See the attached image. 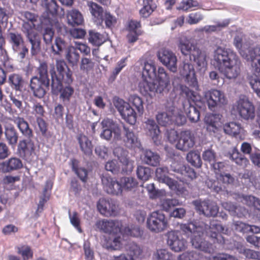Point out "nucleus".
I'll return each instance as SVG.
<instances>
[{
    "mask_svg": "<svg viewBox=\"0 0 260 260\" xmlns=\"http://www.w3.org/2000/svg\"><path fill=\"white\" fill-rule=\"evenodd\" d=\"M180 93L183 96L186 97L188 101L183 104V110L187 117L192 122H197L200 119V114L197 108L191 106L190 101L194 102L197 100V94L190 90L187 86L183 85H179Z\"/></svg>",
    "mask_w": 260,
    "mask_h": 260,
    "instance_id": "nucleus-8",
    "label": "nucleus"
},
{
    "mask_svg": "<svg viewBox=\"0 0 260 260\" xmlns=\"http://www.w3.org/2000/svg\"><path fill=\"white\" fill-rule=\"evenodd\" d=\"M179 72L181 76L185 78L189 84L196 87L198 85L195 72L192 64L188 62L184 61L179 68Z\"/></svg>",
    "mask_w": 260,
    "mask_h": 260,
    "instance_id": "nucleus-25",
    "label": "nucleus"
},
{
    "mask_svg": "<svg viewBox=\"0 0 260 260\" xmlns=\"http://www.w3.org/2000/svg\"><path fill=\"white\" fill-rule=\"evenodd\" d=\"M96 226L98 229L106 233L112 235H116L120 233L122 234V224L121 221L113 220H101L96 223Z\"/></svg>",
    "mask_w": 260,
    "mask_h": 260,
    "instance_id": "nucleus-19",
    "label": "nucleus"
},
{
    "mask_svg": "<svg viewBox=\"0 0 260 260\" xmlns=\"http://www.w3.org/2000/svg\"><path fill=\"white\" fill-rule=\"evenodd\" d=\"M239 115L246 120L253 119L255 116V109L253 105L246 96H241L233 106Z\"/></svg>",
    "mask_w": 260,
    "mask_h": 260,
    "instance_id": "nucleus-13",
    "label": "nucleus"
},
{
    "mask_svg": "<svg viewBox=\"0 0 260 260\" xmlns=\"http://www.w3.org/2000/svg\"><path fill=\"white\" fill-rule=\"evenodd\" d=\"M8 82L13 89L20 91L23 86L24 81L21 75L13 74L9 76Z\"/></svg>",
    "mask_w": 260,
    "mask_h": 260,
    "instance_id": "nucleus-44",
    "label": "nucleus"
},
{
    "mask_svg": "<svg viewBox=\"0 0 260 260\" xmlns=\"http://www.w3.org/2000/svg\"><path fill=\"white\" fill-rule=\"evenodd\" d=\"M102 183L105 191L108 194L118 196L122 193L121 185L115 178L105 173L101 176Z\"/></svg>",
    "mask_w": 260,
    "mask_h": 260,
    "instance_id": "nucleus-17",
    "label": "nucleus"
},
{
    "mask_svg": "<svg viewBox=\"0 0 260 260\" xmlns=\"http://www.w3.org/2000/svg\"><path fill=\"white\" fill-rule=\"evenodd\" d=\"M124 131V142L125 145L129 148L138 147L139 145L137 136L134 134L132 130L123 125Z\"/></svg>",
    "mask_w": 260,
    "mask_h": 260,
    "instance_id": "nucleus-33",
    "label": "nucleus"
},
{
    "mask_svg": "<svg viewBox=\"0 0 260 260\" xmlns=\"http://www.w3.org/2000/svg\"><path fill=\"white\" fill-rule=\"evenodd\" d=\"M142 69V79L139 84L142 94L153 96L161 93L170 84V77L164 68H158L156 74L154 63L145 62Z\"/></svg>",
    "mask_w": 260,
    "mask_h": 260,
    "instance_id": "nucleus-1",
    "label": "nucleus"
},
{
    "mask_svg": "<svg viewBox=\"0 0 260 260\" xmlns=\"http://www.w3.org/2000/svg\"><path fill=\"white\" fill-rule=\"evenodd\" d=\"M156 120L159 124L163 126H170L173 124L181 125L186 122L185 117L175 107H172L166 112L158 113L156 115Z\"/></svg>",
    "mask_w": 260,
    "mask_h": 260,
    "instance_id": "nucleus-9",
    "label": "nucleus"
},
{
    "mask_svg": "<svg viewBox=\"0 0 260 260\" xmlns=\"http://www.w3.org/2000/svg\"><path fill=\"white\" fill-rule=\"evenodd\" d=\"M178 42V46L182 54L185 55L189 54L190 60L193 59L196 62L199 72L201 74H204L207 66L206 53L191 43L186 36L179 37Z\"/></svg>",
    "mask_w": 260,
    "mask_h": 260,
    "instance_id": "nucleus-5",
    "label": "nucleus"
},
{
    "mask_svg": "<svg viewBox=\"0 0 260 260\" xmlns=\"http://www.w3.org/2000/svg\"><path fill=\"white\" fill-rule=\"evenodd\" d=\"M192 204L197 211L206 216H215L218 212L217 205L210 200H197L194 201Z\"/></svg>",
    "mask_w": 260,
    "mask_h": 260,
    "instance_id": "nucleus-18",
    "label": "nucleus"
},
{
    "mask_svg": "<svg viewBox=\"0 0 260 260\" xmlns=\"http://www.w3.org/2000/svg\"><path fill=\"white\" fill-rule=\"evenodd\" d=\"M137 175L140 180L143 181H146L151 176V169L149 167L139 166L137 169Z\"/></svg>",
    "mask_w": 260,
    "mask_h": 260,
    "instance_id": "nucleus-54",
    "label": "nucleus"
},
{
    "mask_svg": "<svg viewBox=\"0 0 260 260\" xmlns=\"http://www.w3.org/2000/svg\"><path fill=\"white\" fill-rule=\"evenodd\" d=\"M250 70L252 74L249 77V83L254 91L260 98V71L254 72L251 68Z\"/></svg>",
    "mask_w": 260,
    "mask_h": 260,
    "instance_id": "nucleus-43",
    "label": "nucleus"
},
{
    "mask_svg": "<svg viewBox=\"0 0 260 260\" xmlns=\"http://www.w3.org/2000/svg\"><path fill=\"white\" fill-rule=\"evenodd\" d=\"M182 232L190 237L192 246L196 249L206 252H211V245L203 238L204 233L206 229L203 222L192 221L188 223L180 224Z\"/></svg>",
    "mask_w": 260,
    "mask_h": 260,
    "instance_id": "nucleus-3",
    "label": "nucleus"
},
{
    "mask_svg": "<svg viewBox=\"0 0 260 260\" xmlns=\"http://www.w3.org/2000/svg\"><path fill=\"white\" fill-rule=\"evenodd\" d=\"M154 260H172V254L167 250L161 249L157 250L153 254Z\"/></svg>",
    "mask_w": 260,
    "mask_h": 260,
    "instance_id": "nucleus-57",
    "label": "nucleus"
},
{
    "mask_svg": "<svg viewBox=\"0 0 260 260\" xmlns=\"http://www.w3.org/2000/svg\"><path fill=\"white\" fill-rule=\"evenodd\" d=\"M137 180L132 177H124L120 179L121 189L126 190H132L138 185Z\"/></svg>",
    "mask_w": 260,
    "mask_h": 260,
    "instance_id": "nucleus-47",
    "label": "nucleus"
},
{
    "mask_svg": "<svg viewBox=\"0 0 260 260\" xmlns=\"http://www.w3.org/2000/svg\"><path fill=\"white\" fill-rule=\"evenodd\" d=\"M17 147L20 155L26 158H29L35 153L36 148L31 138L20 140Z\"/></svg>",
    "mask_w": 260,
    "mask_h": 260,
    "instance_id": "nucleus-27",
    "label": "nucleus"
},
{
    "mask_svg": "<svg viewBox=\"0 0 260 260\" xmlns=\"http://www.w3.org/2000/svg\"><path fill=\"white\" fill-rule=\"evenodd\" d=\"M234 45L241 56L249 62L252 70L260 72V47L252 48L247 44H244L241 36L235 37Z\"/></svg>",
    "mask_w": 260,
    "mask_h": 260,
    "instance_id": "nucleus-7",
    "label": "nucleus"
},
{
    "mask_svg": "<svg viewBox=\"0 0 260 260\" xmlns=\"http://www.w3.org/2000/svg\"><path fill=\"white\" fill-rule=\"evenodd\" d=\"M50 73L52 78L51 86L52 92L54 93H57L63 88L62 82H65V78H61L56 76L55 67L53 64H50Z\"/></svg>",
    "mask_w": 260,
    "mask_h": 260,
    "instance_id": "nucleus-36",
    "label": "nucleus"
},
{
    "mask_svg": "<svg viewBox=\"0 0 260 260\" xmlns=\"http://www.w3.org/2000/svg\"><path fill=\"white\" fill-rule=\"evenodd\" d=\"M213 60L214 65L228 79H235L239 75L241 62L233 51L218 47L214 51Z\"/></svg>",
    "mask_w": 260,
    "mask_h": 260,
    "instance_id": "nucleus-2",
    "label": "nucleus"
},
{
    "mask_svg": "<svg viewBox=\"0 0 260 260\" xmlns=\"http://www.w3.org/2000/svg\"><path fill=\"white\" fill-rule=\"evenodd\" d=\"M101 125L102 132L100 134V137L102 139L109 141L112 138L113 134V140L114 141L121 140V129L115 121L109 118H106L102 120Z\"/></svg>",
    "mask_w": 260,
    "mask_h": 260,
    "instance_id": "nucleus-10",
    "label": "nucleus"
},
{
    "mask_svg": "<svg viewBox=\"0 0 260 260\" xmlns=\"http://www.w3.org/2000/svg\"><path fill=\"white\" fill-rule=\"evenodd\" d=\"M152 2L153 0H144L143 7L140 11V14L142 17L147 18L153 12V10L151 5Z\"/></svg>",
    "mask_w": 260,
    "mask_h": 260,
    "instance_id": "nucleus-60",
    "label": "nucleus"
},
{
    "mask_svg": "<svg viewBox=\"0 0 260 260\" xmlns=\"http://www.w3.org/2000/svg\"><path fill=\"white\" fill-rule=\"evenodd\" d=\"M74 92V88L70 85L63 87L59 91V98L64 104L66 105L69 103L70 99L73 94Z\"/></svg>",
    "mask_w": 260,
    "mask_h": 260,
    "instance_id": "nucleus-52",
    "label": "nucleus"
},
{
    "mask_svg": "<svg viewBox=\"0 0 260 260\" xmlns=\"http://www.w3.org/2000/svg\"><path fill=\"white\" fill-rule=\"evenodd\" d=\"M208 108L213 110L215 108H220L228 103V100L223 92L217 89H211L205 94Z\"/></svg>",
    "mask_w": 260,
    "mask_h": 260,
    "instance_id": "nucleus-14",
    "label": "nucleus"
},
{
    "mask_svg": "<svg viewBox=\"0 0 260 260\" xmlns=\"http://www.w3.org/2000/svg\"><path fill=\"white\" fill-rule=\"evenodd\" d=\"M114 154L118 157L122 164L121 172L124 173H131L134 168V161L125 156V152L121 148L115 149L114 150Z\"/></svg>",
    "mask_w": 260,
    "mask_h": 260,
    "instance_id": "nucleus-29",
    "label": "nucleus"
},
{
    "mask_svg": "<svg viewBox=\"0 0 260 260\" xmlns=\"http://www.w3.org/2000/svg\"><path fill=\"white\" fill-rule=\"evenodd\" d=\"M204 122L208 131L215 134L221 128V115L219 114H207L204 118Z\"/></svg>",
    "mask_w": 260,
    "mask_h": 260,
    "instance_id": "nucleus-28",
    "label": "nucleus"
},
{
    "mask_svg": "<svg viewBox=\"0 0 260 260\" xmlns=\"http://www.w3.org/2000/svg\"><path fill=\"white\" fill-rule=\"evenodd\" d=\"M179 204L178 200L175 199H163L160 200V206L162 209L166 211H168L171 208L177 206Z\"/></svg>",
    "mask_w": 260,
    "mask_h": 260,
    "instance_id": "nucleus-58",
    "label": "nucleus"
},
{
    "mask_svg": "<svg viewBox=\"0 0 260 260\" xmlns=\"http://www.w3.org/2000/svg\"><path fill=\"white\" fill-rule=\"evenodd\" d=\"M142 232L138 226L125 227L122 232L123 235H126L134 237H138L142 235Z\"/></svg>",
    "mask_w": 260,
    "mask_h": 260,
    "instance_id": "nucleus-63",
    "label": "nucleus"
},
{
    "mask_svg": "<svg viewBox=\"0 0 260 260\" xmlns=\"http://www.w3.org/2000/svg\"><path fill=\"white\" fill-rule=\"evenodd\" d=\"M47 14H44L40 18V25H37V29L43 31V40L46 44L52 43L54 37L53 28H56L58 31L61 32L64 29L62 23L59 22L56 17V13L52 14L46 11Z\"/></svg>",
    "mask_w": 260,
    "mask_h": 260,
    "instance_id": "nucleus-6",
    "label": "nucleus"
},
{
    "mask_svg": "<svg viewBox=\"0 0 260 260\" xmlns=\"http://www.w3.org/2000/svg\"><path fill=\"white\" fill-rule=\"evenodd\" d=\"M120 235H121L120 234ZM125 242L124 240L123 236L118 235L114 238H109L106 240V243L104 244V246L108 249L111 250H119L121 249Z\"/></svg>",
    "mask_w": 260,
    "mask_h": 260,
    "instance_id": "nucleus-34",
    "label": "nucleus"
},
{
    "mask_svg": "<svg viewBox=\"0 0 260 260\" xmlns=\"http://www.w3.org/2000/svg\"><path fill=\"white\" fill-rule=\"evenodd\" d=\"M78 140L82 151L87 155L91 154L92 145L91 142L85 135L80 134L78 137Z\"/></svg>",
    "mask_w": 260,
    "mask_h": 260,
    "instance_id": "nucleus-42",
    "label": "nucleus"
},
{
    "mask_svg": "<svg viewBox=\"0 0 260 260\" xmlns=\"http://www.w3.org/2000/svg\"><path fill=\"white\" fill-rule=\"evenodd\" d=\"M224 132L230 135L236 136L243 130L240 124L236 122H230L225 124L223 126Z\"/></svg>",
    "mask_w": 260,
    "mask_h": 260,
    "instance_id": "nucleus-46",
    "label": "nucleus"
},
{
    "mask_svg": "<svg viewBox=\"0 0 260 260\" xmlns=\"http://www.w3.org/2000/svg\"><path fill=\"white\" fill-rule=\"evenodd\" d=\"M127 255L122 256L123 259L135 260L139 257L142 253V249L137 244L134 242L129 243L126 248Z\"/></svg>",
    "mask_w": 260,
    "mask_h": 260,
    "instance_id": "nucleus-35",
    "label": "nucleus"
},
{
    "mask_svg": "<svg viewBox=\"0 0 260 260\" xmlns=\"http://www.w3.org/2000/svg\"><path fill=\"white\" fill-rule=\"evenodd\" d=\"M42 5L45 9L52 14L57 13L58 6L55 0H43Z\"/></svg>",
    "mask_w": 260,
    "mask_h": 260,
    "instance_id": "nucleus-62",
    "label": "nucleus"
},
{
    "mask_svg": "<svg viewBox=\"0 0 260 260\" xmlns=\"http://www.w3.org/2000/svg\"><path fill=\"white\" fill-rule=\"evenodd\" d=\"M113 103L121 116L125 121L132 125L136 123L137 113L129 104L118 98H114Z\"/></svg>",
    "mask_w": 260,
    "mask_h": 260,
    "instance_id": "nucleus-12",
    "label": "nucleus"
},
{
    "mask_svg": "<svg viewBox=\"0 0 260 260\" xmlns=\"http://www.w3.org/2000/svg\"><path fill=\"white\" fill-rule=\"evenodd\" d=\"M193 134L189 131L182 132L176 144V147L179 150L187 151L194 145Z\"/></svg>",
    "mask_w": 260,
    "mask_h": 260,
    "instance_id": "nucleus-22",
    "label": "nucleus"
},
{
    "mask_svg": "<svg viewBox=\"0 0 260 260\" xmlns=\"http://www.w3.org/2000/svg\"><path fill=\"white\" fill-rule=\"evenodd\" d=\"M29 86L33 95L41 99L44 96L49 89V81L39 80L38 76H34L30 80Z\"/></svg>",
    "mask_w": 260,
    "mask_h": 260,
    "instance_id": "nucleus-20",
    "label": "nucleus"
},
{
    "mask_svg": "<svg viewBox=\"0 0 260 260\" xmlns=\"http://www.w3.org/2000/svg\"><path fill=\"white\" fill-rule=\"evenodd\" d=\"M105 169L113 174H117L120 172V166L116 160H111L107 162L105 164Z\"/></svg>",
    "mask_w": 260,
    "mask_h": 260,
    "instance_id": "nucleus-64",
    "label": "nucleus"
},
{
    "mask_svg": "<svg viewBox=\"0 0 260 260\" xmlns=\"http://www.w3.org/2000/svg\"><path fill=\"white\" fill-rule=\"evenodd\" d=\"M128 104L134 106L137 112L142 114L144 111L143 101L142 99L136 95H131L128 98Z\"/></svg>",
    "mask_w": 260,
    "mask_h": 260,
    "instance_id": "nucleus-55",
    "label": "nucleus"
},
{
    "mask_svg": "<svg viewBox=\"0 0 260 260\" xmlns=\"http://www.w3.org/2000/svg\"><path fill=\"white\" fill-rule=\"evenodd\" d=\"M168 169L166 167H159L155 170V178L160 183L167 184L172 190L177 193L183 191V188L180 186L177 181L172 179L168 176Z\"/></svg>",
    "mask_w": 260,
    "mask_h": 260,
    "instance_id": "nucleus-16",
    "label": "nucleus"
},
{
    "mask_svg": "<svg viewBox=\"0 0 260 260\" xmlns=\"http://www.w3.org/2000/svg\"><path fill=\"white\" fill-rule=\"evenodd\" d=\"M80 55L75 50V48L72 46H69L68 50L66 53V58L69 63L73 66L76 65L79 61Z\"/></svg>",
    "mask_w": 260,
    "mask_h": 260,
    "instance_id": "nucleus-51",
    "label": "nucleus"
},
{
    "mask_svg": "<svg viewBox=\"0 0 260 260\" xmlns=\"http://www.w3.org/2000/svg\"><path fill=\"white\" fill-rule=\"evenodd\" d=\"M206 226H207L206 224ZM207 234L214 239V242L218 243H221L224 242L222 237L220 234L224 233V228L220 224V223L216 220H212L210 223V225L207 229H205Z\"/></svg>",
    "mask_w": 260,
    "mask_h": 260,
    "instance_id": "nucleus-24",
    "label": "nucleus"
},
{
    "mask_svg": "<svg viewBox=\"0 0 260 260\" xmlns=\"http://www.w3.org/2000/svg\"><path fill=\"white\" fill-rule=\"evenodd\" d=\"M38 79L39 80H45L49 81L48 74V67L47 64L45 62H41L40 64L39 67L37 69Z\"/></svg>",
    "mask_w": 260,
    "mask_h": 260,
    "instance_id": "nucleus-59",
    "label": "nucleus"
},
{
    "mask_svg": "<svg viewBox=\"0 0 260 260\" xmlns=\"http://www.w3.org/2000/svg\"><path fill=\"white\" fill-rule=\"evenodd\" d=\"M228 157L238 165L245 167L248 164V159L242 155L237 149H232L228 154Z\"/></svg>",
    "mask_w": 260,
    "mask_h": 260,
    "instance_id": "nucleus-39",
    "label": "nucleus"
},
{
    "mask_svg": "<svg viewBox=\"0 0 260 260\" xmlns=\"http://www.w3.org/2000/svg\"><path fill=\"white\" fill-rule=\"evenodd\" d=\"M67 16L68 23L72 26L81 25L84 22L82 14L76 9L68 11Z\"/></svg>",
    "mask_w": 260,
    "mask_h": 260,
    "instance_id": "nucleus-38",
    "label": "nucleus"
},
{
    "mask_svg": "<svg viewBox=\"0 0 260 260\" xmlns=\"http://www.w3.org/2000/svg\"><path fill=\"white\" fill-rule=\"evenodd\" d=\"M229 23L228 20H225L222 22H218L216 25H206L199 29L200 32H205L207 34L212 33L221 30V28L226 26Z\"/></svg>",
    "mask_w": 260,
    "mask_h": 260,
    "instance_id": "nucleus-50",
    "label": "nucleus"
},
{
    "mask_svg": "<svg viewBox=\"0 0 260 260\" xmlns=\"http://www.w3.org/2000/svg\"><path fill=\"white\" fill-rule=\"evenodd\" d=\"M157 56L159 61L172 72H176L177 69V58L172 50L162 48L157 52Z\"/></svg>",
    "mask_w": 260,
    "mask_h": 260,
    "instance_id": "nucleus-15",
    "label": "nucleus"
},
{
    "mask_svg": "<svg viewBox=\"0 0 260 260\" xmlns=\"http://www.w3.org/2000/svg\"><path fill=\"white\" fill-rule=\"evenodd\" d=\"M14 122L17 125L21 134L27 138L33 137L32 131L23 118L16 117L14 118Z\"/></svg>",
    "mask_w": 260,
    "mask_h": 260,
    "instance_id": "nucleus-37",
    "label": "nucleus"
},
{
    "mask_svg": "<svg viewBox=\"0 0 260 260\" xmlns=\"http://www.w3.org/2000/svg\"><path fill=\"white\" fill-rule=\"evenodd\" d=\"M10 43L14 51L18 52L21 45L24 44V40L22 35L17 32H11L8 35Z\"/></svg>",
    "mask_w": 260,
    "mask_h": 260,
    "instance_id": "nucleus-40",
    "label": "nucleus"
},
{
    "mask_svg": "<svg viewBox=\"0 0 260 260\" xmlns=\"http://www.w3.org/2000/svg\"><path fill=\"white\" fill-rule=\"evenodd\" d=\"M143 161L147 165L156 166L159 162V155L151 150H145L144 153Z\"/></svg>",
    "mask_w": 260,
    "mask_h": 260,
    "instance_id": "nucleus-45",
    "label": "nucleus"
},
{
    "mask_svg": "<svg viewBox=\"0 0 260 260\" xmlns=\"http://www.w3.org/2000/svg\"><path fill=\"white\" fill-rule=\"evenodd\" d=\"M87 5L92 16V19L97 25H101L104 20V10L96 3L88 1Z\"/></svg>",
    "mask_w": 260,
    "mask_h": 260,
    "instance_id": "nucleus-30",
    "label": "nucleus"
},
{
    "mask_svg": "<svg viewBox=\"0 0 260 260\" xmlns=\"http://www.w3.org/2000/svg\"><path fill=\"white\" fill-rule=\"evenodd\" d=\"M222 207L226 210L229 211L233 215H237L238 216L244 215L246 213L245 209H241L239 207H237L231 203L224 202L222 203Z\"/></svg>",
    "mask_w": 260,
    "mask_h": 260,
    "instance_id": "nucleus-53",
    "label": "nucleus"
},
{
    "mask_svg": "<svg viewBox=\"0 0 260 260\" xmlns=\"http://www.w3.org/2000/svg\"><path fill=\"white\" fill-rule=\"evenodd\" d=\"M75 161L73 162V170L80 180L85 182L87 180L88 171L83 167H77L75 166Z\"/></svg>",
    "mask_w": 260,
    "mask_h": 260,
    "instance_id": "nucleus-61",
    "label": "nucleus"
},
{
    "mask_svg": "<svg viewBox=\"0 0 260 260\" xmlns=\"http://www.w3.org/2000/svg\"><path fill=\"white\" fill-rule=\"evenodd\" d=\"M22 24L21 30L31 44V53L32 55L37 54L40 50V41L35 30L37 29L38 16L28 11L22 13Z\"/></svg>",
    "mask_w": 260,
    "mask_h": 260,
    "instance_id": "nucleus-4",
    "label": "nucleus"
},
{
    "mask_svg": "<svg viewBox=\"0 0 260 260\" xmlns=\"http://www.w3.org/2000/svg\"><path fill=\"white\" fill-rule=\"evenodd\" d=\"M177 231H172L167 233V243L172 250L175 252H180L186 247V241L180 237Z\"/></svg>",
    "mask_w": 260,
    "mask_h": 260,
    "instance_id": "nucleus-21",
    "label": "nucleus"
},
{
    "mask_svg": "<svg viewBox=\"0 0 260 260\" xmlns=\"http://www.w3.org/2000/svg\"><path fill=\"white\" fill-rule=\"evenodd\" d=\"M6 140L9 144L12 147H14L18 141V136L16 131L14 127H8L5 131Z\"/></svg>",
    "mask_w": 260,
    "mask_h": 260,
    "instance_id": "nucleus-49",
    "label": "nucleus"
},
{
    "mask_svg": "<svg viewBox=\"0 0 260 260\" xmlns=\"http://www.w3.org/2000/svg\"><path fill=\"white\" fill-rule=\"evenodd\" d=\"M22 167L23 164L21 160L16 157H12L1 164L2 170L6 173L19 170Z\"/></svg>",
    "mask_w": 260,
    "mask_h": 260,
    "instance_id": "nucleus-31",
    "label": "nucleus"
},
{
    "mask_svg": "<svg viewBox=\"0 0 260 260\" xmlns=\"http://www.w3.org/2000/svg\"><path fill=\"white\" fill-rule=\"evenodd\" d=\"M89 42L95 46H99L103 44L106 40V37L103 35L94 30L89 31Z\"/></svg>",
    "mask_w": 260,
    "mask_h": 260,
    "instance_id": "nucleus-48",
    "label": "nucleus"
},
{
    "mask_svg": "<svg viewBox=\"0 0 260 260\" xmlns=\"http://www.w3.org/2000/svg\"><path fill=\"white\" fill-rule=\"evenodd\" d=\"M168 226V219L161 211L151 212L147 219V227L152 232L158 233L163 232Z\"/></svg>",
    "mask_w": 260,
    "mask_h": 260,
    "instance_id": "nucleus-11",
    "label": "nucleus"
},
{
    "mask_svg": "<svg viewBox=\"0 0 260 260\" xmlns=\"http://www.w3.org/2000/svg\"><path fill=\"white\" fill-rule=\"evenodd\" d=\"M186 159L189 163L196 167L199 168L202 165L200 154L198 151L189 152L187 155Z\"/></svg>",
    "mask_w": 260,
    "mask_h": 260,
    "instance_id": "nucleus-56",
    "label": "nucleus"
},
{
    "mask_svg": "<svg viewBox=\"0 0 260 260\" xmlns=\"http://www.w3.org/2000/svg\"><path fill=\"white\" fill-rule=\"evenodd\" d=\"M69 46L68 43L62 38L57 37L55 38L54 45L52 46V50L55 55H60L63 51L68 50Z\"/></svg>",
    "mask_w": 260,
    "mask_h": 260,
    "instance_id": "nucleus-41",
    "label": "nucleus"
},
{
    "mask_svg": "<svg viewBox=\"0 0 260 260\" xmlns=\"http://www.w3.org/2000/svg\"><path fill=\"white\" fill-rule=\"evenodd\" d=\"M53 64L55 66L54 64ZM54 67L56 76L61 78H65V83L68 84L72 82V72L68 68L64 60L56 59L55 66Z\"/></svg>",
    "mask_w": 260,
    "mask_h": 260,
    "instance_id": "nucleus-26",
    "label": "nucleus"
},
{
    "mask_svg": "<svg viewBox=\"0 0 260 260\" xmlns=\"http://www.w3.org/2000/svg\"><path fill=\"white\" fill-rule=\"evenodd\" d=\"M97 208L100 213L105 216H115L117 213V206L111 200L104 198L99 200Z\"/></svg>",
    "mask_w": 260,
    "mask_h": 260,
    "instance_id": "nucleus-23",
    "label": "nucleus"
},
{
    "mask_svg": "<svg viewBox=\"0 0 260 260\" xmlns=\"http://www.w3.org/2000/svg\"><path fill=\"white\" fill-rule=\"evenodd\" d=\"M145 124V128L147 135L152 138L155 143H159L160 131L155 121L153 119H148Z\"/></svg>",
    "mask_w": 260,
    "mask_h": 260,
    "instance_id": "nucleus-32",
    "label": "nucleus"
}]
</instances>
